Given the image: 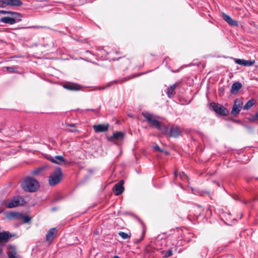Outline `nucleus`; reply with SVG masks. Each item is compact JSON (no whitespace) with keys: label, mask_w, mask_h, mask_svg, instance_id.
<instances>
[{"label":"nucleus","mask_w":258,"mask_h":258,"mask_svg":"<svg viewBox=\"0 0 258 258\" xmlns=\"http://www.w3.org/2000/svg\"><path fill=\"white\" fill-rule=\"evenodd\" d=\"M22 189L27 192H35L39 187L38 181L32 177H25L21 184Z\"/></svg>","instance_id":"f257e3e1"},{"label":"nucleus","mask_w":258,"mask_h":258,"mask_svg":"<svg viewBox=\"0 0 258 258\" xmlns=\"http://www.w3.org/2000/svg\"><path fill=\"white\" fill-rule=\"evenodd\" d=\"M63 178L61 169L59 167L56 168L48 177V182L50 186H54L60 182Z\"/></svg>","instance_id":"f03ea898"},{"label":"nucleus","mask_w":258,"mask_h":258,"mask_svg":"<svg viewBox=\"0 0 258 258\" xmlns=\"http://www.w3.org/2000/svg\"><path fill=\"white\" fill-rule=\"evenodd\" d=\"M142 115L145 118L150 126H153L156 129L160 128L161 122L156 119V116L148 112H143Z\"/></svg>","instance_id":"7ed1b4c3"},{"label":"nucleus","mask_w":258,"mask_h":258,"mask_svg":"<svg viewBox=\"0 0 258 258\" xmlns=\"http://www.w3.org/2000/svg\"><path fill=\"white\" fill-rule=\"evenodd\" d=\"M213 110L217 114L220 115L226 116L229 114L228 110L221 105L212 102L210 104Z\"/></svg>","instance_id":"20e7f679"},{"label":"nucleus","mask_w":258,"mask_h":258,"mask_svg":"<svg viewBox=\"0 0 258 258\" xmlns=\"http://www.w3.org/2000/svg\"><path fill=\"white\" fill-rule=\"evenodd\" d=\"M124 134L121 132H117L108 138V140L115 144H120L123 140Z\"/></svg>","instance_id":"39448f33"},{"label":"nucleus","mask_w":258,"mask_h":258,"mask_svg":"<svg viewBox=\"0 0 258 258\" xmlns=\"http://www.w3.org/2000/svg\"><path fill=\"white\" fill-rule=\"evenodd\" d=\"M20 205H21L20 198L17 197L9 199L5 203V206L7 208H13Z\"/></svg>","instance_id":"423d86ee"},{"label":"nucleus","mask_w":258,"mask_h":258,"mask_svg":"<svg viewBox=\"0 0 258 258\" xmlns=\"http://www.w3.org/2000/svg\"><path fill=\"white\" fill-rule=\"evenodd\" d=\"M46 159L53 163L59 165H60L62 163H64V164L69 163V162H68L62 156L60 155L55 156L54 157L50 155H47L46 156Z\"/></svg>","instance_id":"0eeeda50"},{"label":"nucleus","mask_w":258,"mask_h":258,"mask_svg":"<svg viewBox=\"0 0 258 258\" xmlns=\"http://www.w3.org/2000/svg\"><path fill=\"white\" fill-rule=\"evenodd\" d=\"M242 101L239 99H236L234 101L231 113L235 116L238 114L242 108Z\"/></svg>","instance_id":"6e6552de"},{"label":"nucleus","mask_w":258,"mask_h":258,"mask_svg":"<svg viewBox=\"0 0 258 258\" xmlns=\"http://www.w3.org/2000/svg\"><path fill=\"white\" fill-rule=\"evenodd\" d=\"M58 230L55 228H50L46 235L45 240L48 243H51L56 237Z\"/></svg>","instance_id":"1a4fd4ad"},{"label":"nucleus","mask_w":258,"mask_h":258,"mask_svg":"<svg viewBox=\"0 0 258 258\" xmlns=\"http://www.w3.org/2000/svg\"><path fill=\"white\" fill-rule=\"evenodd\" d=\"M123 183L124 181L121 180L119 182L115 184L113 188V191L115 195L118 196L124 191V188L123 186Z\"/></svg>","instance_id":"9d476101"},{"label":"nucleus","mask_w":258,"mask_h":258,"mask_svg":"<svg viewBox=\"0 0 258 258\" xmlns=\"http://www.w3.org/2000/svg\"><path fill=\"white\" fill-rule=\"evenodd\" d=\"M234 62L239 65L250 67L255 62L254 60H245L243 59L234 58Z\"/></svg>","instance_id":"9b49d317"},{"label":"nucleus","mask_w":258,"mask_h":258,"mask_svg":"<svg viewBox=\"0 0 258 258\" xmlns=\"http://www.w3.org/2000/svg\"><path fill=\"white\" fill-rule=\"evenodd\" d=\"M14 236L15 234H12L9 231L0 232V242H7L11 238Z\"/></svg>","instance_id":"f8f14e48"},{"label":"nucleus","mask_w":258,"mask_h":258,"mask_svg":"<svg viewBox=\"0 0 258 258\" xmlns=\"http://www.w3.org/2000/svg\"><path fill=\"white\" fill-rule=\"evenodd\" d=\"M180 133L181 131L178 126L172 125L170 128L169 137L176 138L180 135Z\"/></svg>","instance_id":"ddd939ff"},{"label":"nucleus","mask_w":258,"mask_h":258,"mask_svg":"<svg viewBox=\"0 0 258 258\" xmlns=\"http://www.w3.org/2000/svg\"><path fill=\"white\" fill-rule=\"evenodd\" d=\"M223 19L227 22L229 25L233 26H237L238 25V22L236 20L232 19L229 15L223 13L222 14Z\"/></svg>","instance_id":"4468645a"},{"label":"nucleus","mask_w":258,"mask_h":258,"mask_svg":"<svg viewBox=\"0 0 258 258\" xmlns=\"http://www.w3.org/2000/svg\"><path fill=\"white\" fill-rule=\"evenodd\" d=\"M63 87L69 90L70 91H78L80 90L81 89V86L75 84V83H69L63 85Z\"/></svg>","instance_id":"2eb2a0df"},{"label":"nucleus","mask_w":258,"mask_h":258,"mask_svg":"<svg viewBox=\"0 0 258 258\" xmlns=\"http://www.w3.org/2000/svg\"><path fill=\"white\" fill-rule=\"evenodd\" d=\"M63 125H65L67 127V128L64 129L66 132L71 133H76L79 132L76 124L66 123L64 124H63Z\"/></svg>","instance_id":"dca6fc26"},{"label":"nucleus","mask_w":258,"mask_h":258,"mask_svg":"<svg viewBox=\"0 0 258 258\" xmlns=\"http://www.w3.org/2000/svg\"><path fill=\"white\" fill-rule=\"evenodd\" d=\"M13 216L15 217L22 219L25 223H29L31 220V218L29 216L24 215L19 213H15L13 214Z\"/></svg>","instance_id":"f3484780"},{"label":"nucleus","mask_w":258,"mask_h":258,"mask_svg":"<svg viewBox=\"0 0 258 258\" xmlns=\"http://www.w3.org/2000/svg\"><path fill=\"white\" fill-rule=\"evenodd\" d=\"M9 258H18L16 247L10 245L7 252Z\"/></svg>","instance_id":"a211bd4d"},{"label":"nucleus","mask_w":258,"mask_h":258,"mask_svg":"<svg viewBox=\"0 0 258 258\" xmlns=\"http://www.w3.org/2000/svg\"><path fill=\"white\" fill-rule=\"evenodd\" d=\"M160 126V128H158L157 130L161 131L164 135L169 137L171 126L170 125H164L161 123Z\"/></svg>","instance_id":"6ab92c4d"},{"label":"nucleus","mask_w":258,"mask_h":258,"mask_svg":"<svg viewBox=\"0 0 258 258\" xmlns=\"http://www.w3.org/2000/svg\"><path fill=\"white\" fill-rule=\"evenodd\" d=\"M242 87V85L240 83L236 82L234 83L231 86V92L233 94L237 92Z\"/></svg>","instance_id":"aec40b11"},{"label":"nucleus","mask_w":258,"mask_h":258,"mask_svg":"<svg viewBox=\"0 0 258 258\" xmlns=\"http://www.w3.org/2000/svg\"><path fill=\"white\" fill-rule=\"evenodd\" d=\"M0 21L6 24H14L16 22V20H15V18L7 17H2Z\"/></svg>","instance_id":"412c9836"},{"label":"nucleus","mask_w":258,"mask_h":258,"mask_svg":"<svg viewBox=\"0 0 258 258\" xmlns=\"http://www.w3.org/2000/svg\"><path fill=\"white\" fill-rule=\"evenodd\" d=\"M7 1L8 6L19 7L23 5V2L21 0H7Z\"/></svg>","instance_id":"4be33fe9"},{"label":"nucleus","mask_w":258,"mask_h":258,"mask_svg":"<svg viewBox=\"0 0 258 258\" xmlns=\"http://www.w3.org/2000/svg\"><path fill=\"white\" fill-rule=\"evenodd\" d=\"M176 84H174L170 87L167 88V95L169 98H171L172 95L175 93V89L176 88Z\"/></svg>","instance_id":"5701e85b"},{"label":"nucleus","mask_w":258,"mask_h":258,"mask_svg":"<svg viewBox=\"0 0 258 258\" xmlns=\"http://www.w3.org/2000/svg\"><path fill=\"white\" fill-rule=\"evenodd\" d=\"M256 103V100L254 99L249 100L243 107L244 110H247L251 108Z\"/></svg>","instance_id":"b1692460"},{"label":"nucleus","mask_w":258,"mask_h":258,"mask_svg":"<svg viewBox=\"0 0 258 258\" xmlns=\"http://www.w3.org/2000/svg\"><path fill=\"white\" fill-rule=\"evenodd\" d=\"M109 124H98V132H104L108 130Z\"/></svg>","instance_id":"393cba45"},{"label":"nucleus","mask_w":258,"mask_h":258,"mask_svg":"<svg viewBox=\"0 0 258 258\" xmlns=\"http://www.w3.org/2000/svg\"><path fill=\"white\" fill-rule=\"evenodd\" d=\"M174 176L177 178L178 177V176H179V177L182 180H186V179H187L188 177L187 176H186V175L185 174V173L184 172H180L179 173V174L178 175L177 172L175 171L174 172Z\"/></svg>","instance_id":"a878e982"},{"label":"nucleus","mask_w":258,"mask_h":258,"mask_svg":"<svg viewBox=\"0 0 258 258\" xmlns=\"http://www.w3.org/2000/svg\"><path fill=\"white\" fill-rule=\"evenodd\" d=\"M47 168V167L45 166H41L36 169H35L32 171V174L33 175H37L40 172H41L42 170L45 169Z\"/></svg>","instance_id":"bb28decb"},{"label":"nucleus","mask_w":258,"mask_h":258,"mask_svg":"<svg viewBox=\"0 0 258 258\" xmlns=\"http://www.w3.org/2000/svg\"><path fill=\"white\" fill-rule=\"evenodd\" d=\"M118 235L123 239H127L130 237L127 233H126L124 232L120 231L118 233Z\"/></svg>","instance_id":"cd10ccee"},{"label":"nucleus","mask_w":258,"mask_h":258,"mask_svg":"<svg viewBox=\"0 0 258 258\" xmlns=\"http://www.w3.org/2000/svg\"><path fill=\"white\" fill-rule=\"evenodd\" d=\"M6 69L8 72L10 73H14L18 71V69L16 67H6Z\"/></svg>","instance_id":"c85d7f7f"},{"label":"nucleus","mask_w":258,"mask_h":258,"mask_svg":"<svg viewBox=\"0 0 258 258\" xmlns=\"http://www.w3.org/2000/svg\"><path fill=\"white\" fill-rule=\"evenodd\" d=\"M7 5V0H1L0 1V7L4 8Z\"/></svg>","instance_id":"c756f323"},{"label":"nucleus","mask_w":258,"mask_h":258,"mask_svg":"<svg viewBox=\"0 0 258 258\" xmlns=\"http://www.w3.org/2000/svg\"><path fill=\"white\" fill-rule=\"evenodd\" d=\"M113 84L112 82H110L108 83L107 85H106L105 86L101 87V86H98L97 89L98 90H102L105 89L107 88H108L109 86H110Z\"/></svg>","instance_id":"7c9ffc66"},{"label":"nucleus","mask_w":258,"mask_h":258,"mask_svg":"<svg viewBox=\"0 0 258 258\" xmlns=\"http://www.w3.org/2000/svg\"><path fill=\"white\" fill-rule=\"evenodd\" d=\"M14 17L13 18H15L16 20V22H19L21 20V15L19 13V16L17 15H13Z\"/></svg>","instance_id":"2f4dec72"},{"label":"nucleus","mask_w":258,"mask_h":258,"mask_svg":"<svg viewBox=\"0 0 258 258\" xmlns=\"http://www.w3.org/2000/svg\"><path fill=\"white\" fill-rule=\"evenodd\" d=\"M251 121H255L258 120V111L254 115L252 116L250 119Z\"/></svg>","instance_id":"473e14b6"},{"label":"nucleus","mask_w":258,"mask_h":258,"mask_svg":"<svg viewBox=\"0 0 258 258\" xmlns=\"http://www.w3.org/2000/svg\"><path fill=\"white\" fill-rule=\"evenodd\" d=\"M172 251L171 250H168L165 254L164 256L166 257H168L172 255Z\"/></svg>","instance_id":"72a5a7b5"},{"label":"nucleus","mask_w":258,"mask_h":258,"mask_svg":"<svg viewBox=\"0 0 258 258\" xmlns=\"http://www.w3.org/2000/svg\"><path fill=\"white\" fill-rule=\"evenodd\" d=\"M98 51H99L100 54L105 55L107 53L105 50H104L103 49H101L100 48H98Z\"/></svg>","instance_id":"f704fd0d"},{"label":"nucleus","mask_w":258,"mask_h":258,"mask_svg":"<svg viewBox=\"0 0 258 258\" xmlns=\"http://www.w3.org/2000/svg\"><path fill=\"white\" fill-rule=\"evenodd\" d=\"M11 14L12 15H17V16H19V13H17V12H12V11H8V14Z\"/></svg>","instance_id":"c9c22d12"},{"label":"nucleus","mask_w":258,"mask_h":258,"mask_svg":"<svg viewBox=\"0 0 258 258\" xmlns=\"http://www.w3.org/2000/svg\"><path fill=\"white\" fill-rule=\"evenodd\" d=\"M0 14H4V15L7 14L8 11H5V10H0Z\"/></svg>","instance_id":"e433bc0d"},{"label":"nucleus","mask_w":258,"mask_h":258,"mask_svg":"<svg viewBox=\"0 0 258 258\" xmlns=\"http://www.w3.org/2000/svg\"><path fill=\"white\" fill-rule=\"evenodd\" d=\"M154 149H155V150H156L157 151H161V150H160L159 147L157 145H156V146H155L154 147Z\"/></svg>","instance_id":"4c0bfd02"},{"label":"nucleus","mask_w":258,"mask_h":258,"mask_svg":"<svg viewBox=\"0 0 258 258\" xmlns=\"http://www.w3.org/2000/svg\"><path fill=\"white\" fill-rule=\"evenodd\" d=\"M93 128L95 132H97V124H94L93 125Z\"/></svg>","instance_id":"58836bf2"},{"label":"nucleus","mask_w":258,"mask_h":258,"mask_svg":"<svg viewBox=\"0 0 258 258\" xmlns=\"http://www.w3.org/2000/svg\"><path fill=\"white\" fill-rule=\"evenodd\" d=\"M112 258H120V257H119L117 255H115Z\"/></svg>","instance_id":"ea45409f"},{"label":"nucleus","mask_w":258,"mask_h":258,"mask_svg":"<svg viewBox=\"0 0 258 258\" xmlns=\"http://www.w3.org/2000/svg\"><path fill=\"white\" fill-rule=\"evenodd\" d=\"M2 252H3V250L1 248H0V255L2 253Z\"/></svg>","instance_id":"a19ab883"},{"label":"nucleus","mask_w":258,"mask_h":258,"mask_svg":"<svg viewBox=\"0 0 258 258\" xmlns=\"http://www.w3.org/2000/svg\"><path fill=\"white\" fill-rule=\"evenodd\" d=\"M93 233H94V234H97V232H96L95 231H94Z\"/></svg>","instance_id":"79ce46f5"},{"label":"nucleus","mask_w":258,"mask_h":258,"mask_svg":"<svg viewBox=\"0 0 258 258\" xmlns=\"http://www.w3.org/2000/svg\"><path fill=\"white\" fill-rule=\"evenodd\" d=\"M248 202H249L248 201H245V202H244V203L246 204L248 203Z\"/></svg>","instance_id":"37998d69"},{"label":"nucleus","mask_w":258,"mask_h":258,"mask_svg":"<svg viewBox=\"0 0 258 258\" xmlns=\"http://www.w3.org/2000/svg\"><path fill=\"white\" fill-rule=\"evenodd\" d=\"M3 127H0V132H1L2 130H3Z\"/></svg>","instance_id":"c03bdc74"}]
</instances>
